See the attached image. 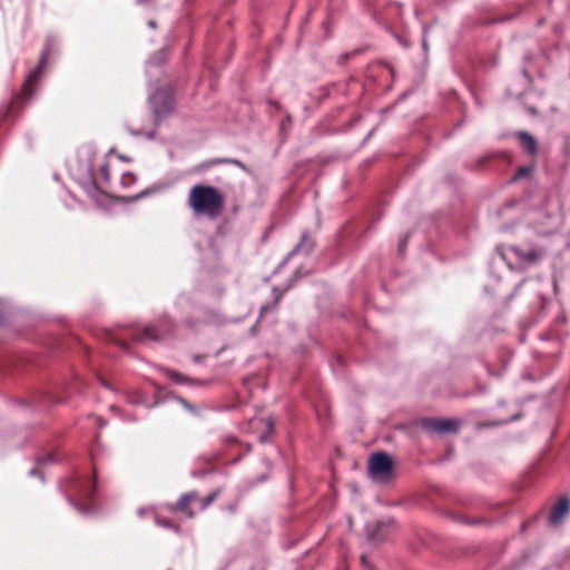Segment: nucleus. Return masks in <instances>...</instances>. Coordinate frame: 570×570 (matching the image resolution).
Returning <instances> with one entry per match:
<instances>
[{"mask_svg": "<svg viewBox=\"0 0 570 570\" xmlns=\"http://www.w3.org/2000/svg\"><path fill=\"white\" fill-rule=\"evenodd\" d=\"M175 325L169 318H163L157 324L135 330L131 336L137 342H158L171 336Z\"/></svg>", "mask_w": 570, "mask_h": 570, "instance_id": "4", "label": "nucleus"}, {"mask_svg": "<svg viewBox=\"0 0 570 570\" xmlns=\"http://www.w3.org/2000/svg\"><path fill=\"white\" fill-rule=\"evenodd\" d=\"M153 104L157 121H160L174 110V104L170 97H164L161 100H158V98L155 97Z\"/></svg>", "mask_w": 570, "mask_h": 570, "instance_id": "12", "label": "nucleus"}, {"mask_svg": "<svg viewBox=\"0 0 570 570\" xmlns=\"http://www.w3.org/2000/svg\"><path fill=\"white\" fill-rule=\"evenodd\" d=\"M367 470L374 481L386 482L393 473V461L386 453H373L368 459Z\"/></svg>", "mask_w": 570, "mask_h": 570, "instance_id": "5", "label": "nucleus"}, {"mask_svg": "<svg viewBox=\"0 0 570 570\" xmlns=\"http://www.w3.org/2000/svg\"><path fill=\"white\" fill-rule=\"evenodd\" d=\"M187 205L195 215L215 220L224 212L225 197L215 186L196 184L189 189Z\"/></svg>", "mask_w": 570, "mask_h": 570, "instance_id": "1", "label": "nucleus"}, {"mask_svg": "<svg viewBox=\"0 0 570 570\" xmlns=\"http://www.w3.org/2000/svg\"><path fill=\"white\" fill-rule=\"evenodd\" d=\"M99 381L105 387L109 389V384L102 377H99Z\"/></svg>", "mask_w": 570, "mask_h": 570, "instance_id": "28", "label": "nucleus"}, {"mask_svg": "<svg viewBox=\"0 0 570 570\" xmlns=\"http://www.w3.org/2000/svg\"><path fill=\"white\" fill-rule=\"evenodd\" d=\"M399 39L401 40V42H402L404 46H406V43H405V39H406V38L400 37Z\"/></svg>", "mask_w": 570, "mask_h": 570, "instance_id": "30", "label": "nucleus"}, {"mask_svg": "<svg viewBox=\"0 0 570 570\" xmlns=\"http://www.w3.org/2000/svg\"><path fill=\"white\" fill-rule=\"evenodd\" d=\"M407 243V236H404L399 244V250L402 253L406 246Z\"/></svg>", "mask_w": 570, "mask_h": 570, "instance_id": "24", "label": "nucleus"}, {"mask_svg": "<svg viewBox=\"0 0 570 570\" xmlns=\"http://www.w3.org/2000/svg\"><path fill=\"white\" fill-rule=\"evenodd\" d=\"M315 242L311 237L308 232H303L301 235L299 243L295 246V248L292 250V255L298 254V253H311V250L314 248Z\"/></svg>", "mask_w": 570, "mask_h": 570, "instance_id": "13", "label": "nucleus"}, {"mask_svg": "<svg viewBox=\"0 0 570 570\" xmlns=\"http://www.w3.org/2000/svg\"><path fill=\"white\" fill-rule=\"evenodd\" d=\"M224 441L228 444H233L237 441V439L234 435H228L224 439Z\"/></svg>", "mask_w": 570, "mask_h": 570, "instance_id": "25", "label": "nucleus"}, {"mask_svg": "<svg viewBox=\"0 0 570 570\" xmlns=\"http://www.w3.org/2000/svg\"><path fill=\"white\" fill-rule=\"evenodd\" d=\"M69 502L78 509L80 512H85L88 509L83 508L77 500H91L95 495V484L88 480L73 479L68 489Z\"/></svg>", "mask_w": 570, "mask_h": 570, "instance_id": "6", "label": "nucleus"}, {"mask_svg": "<svg viewBox=\"0 0 570 570\" xmlns=\"http://www.w3.org/2000/svg\"><path fill=\"white\" fill-rule=\"evenodd\" d=\"M197 500L198 494L196 491L184 493L175 504L170 505L169 510L171 512H181L188 519H193L195 517V512L191 510L190 505Z\"/></svg>", "mask_w": 570, "mask_h": 570, "instance_id": "8", "label": "nucleus"}, {"mask_svg": "<svg viewBox=\"0 0 570 570\" xmlns=\"http://www.w3.org/2000/svg\"><path fill=\"white\" fill-rule=\"evenodd\" d=\"M48 56V50H45L41 53L38 65L29 72L27 79L24 80L21 88V92L18 96H16L11 101V105L9 107L10 111H14L20 105L32 98L36 88L41 79V75L46 67Z\"/></svg>", "mask_w": 570, "mask_h": 570, "instance_id": "3", "label": "nucleus"}, {"mask_svg": "<svg viewBox=\"0 0 570 570\" xmlns=\"http://www.w3.org/2000/svg\"><path fill=\"white\" fill-rule=\"evenodd\" d=\"M100 174H101L105 183H109V180H110V170H109V166L107 164L101 165Z\"/></svg>", "mask_w": 570, "mask_h": 570, "instance_id": "20", "label": "nucleus"}, {"mask_svg": "<svg viewBox=\"0 0 570 570\" xmlns=\"http://www.w3.org/2000/svg\"><path fill=\"white\" fill-rule=\"evenodd\" d=\"M392 527L393 522L379 521L373 528L371 525L367 527V537L371 541H384Z\"/></svg>", "mask_w": 570, "mask_h": 570, "instance_id": "11", "label": "nucleus"}, {"mask_svg": "<svg viewBox=\"0 0 570 570\" xmlns=\"http://www.w3.org/2000/svg\"><path fill=\"white\" fill-rule=\"evenodd\" d=\"M218 164H233V165H236L240 168H245V165L238 160V159H233V158H224V159H219L217 160Z\"/></svg>", "mask_w": 570, "mask_h": 570, "instance_id": "19", "label": "nucleus"}, {"mask_svg": "<svg viewBox=\"0 0 570 570\" xmlns=\"http://www.w3.org/2000/svg\"><path fill=\"white\" fill-rule=\"evenodd\" d=\"M461 425L459 419L428 417L421 421L422 429L430 434H455Z\"/></svg>", "mask_w": 570, "mask_h": 570, "instance_id": "7", "label": "nucleus"}, {"mask_svg": "<svg viewBox=\"0 0 570 570\" xmlns=\"http://www.w3.org/2000/svg\"><path fill=\"white\" fill-rule=\"evenodd\" d=\"M360 51H353V52H350V53H345V55H342L340 58H338V61L340 63H343L345 62L350 56H354L355 53H358Z\"/></svg>", "mask_w": 570, "mask_h": 570, "instance_id": "22", "label": "nucleus"}, {"mask_svg": "<svg viewBox=\"0 0 570 570\" xmlns=\"http://www.w3.org/2000/svg\"><path fill=\"white\" fill-rule=\"evenodd\" d=\"M136 180H137V177L135 174L124 173L121 176V179H120V185L124 188H129L130 186H132L136 183Z\"/></svg>", "mask_w": 570, "mask_h": 570, "instance_id": "16", "label": "nucleus"}, {"mask_svg": "<svg viewBox=\"0 0 570 570\" xmlns=\"http://www.w3.org/2000/svg\"><path fill=\"white\" fill-rule=\"evenodd\" d=\"M136 3L146 7H151L155 4L154 0H136Z\"/></svg>", "mask_w": 570, "mask_h": 570, "instance_id": "21", "label": "nucleus"}, {"mask_svg": "<svg viewBox=\"0 0 570 570\" xmlns=\"http://www.w3.org/2000/svg\"><path fill=\"white\" fill-rule=\"evenodd\" d=\"M119 344H120L121 347H126V343L119 342Z\"/></svg>", "mask_w": 570, "mask_h": 570, "instance_id": "33", "label": "nucleus"}, {"mask_svg": "<svg viewBox=\"0 0 570 570\" xmlns=\"http://www.w3.org/2000/svg\"><path fill=\"white\" fill-rule=\"evenodd\" d=\"M497 250L509 269L518 273H523L538 265L547 255V249L539 245L529 248H523L520 245H501Z\"/></svg>", "mask_w": 570, "mask_h": 570, "instance_id": "2", "label": "nucleus"}, {"mask_svg": "<svg viewBox=\"0 0 570 570\" xmlns=\"http://www.w3.org/2000/svg\"><path fill=\"white\" fill-rule=\"evenodd\" d=\"M220 494V490H215L212 493H209L206 498L198 499L199 505L202 510L207 509Z\"/></svg>", "mask_w": 570, "mask_h": 570, "instance_id": "14", "label": "nucleus"}, {"mask_svg": "<svg viewBox=\"0 0 570 570\" xmlns=\"http://www.w3.org/2000/svg\"><path fill=\"white\" fill-rule=\"evenodd\" d=\"M266 429H267L266 433H264V434H262V435L259 436V441H261L262 443L267 442V441L271 439V435L273 434V431H274V422H273V420H272V419H267V420H266Z\"/></svg>", "mask_w": 570, "mask_h": 570, "instance_id": "18", "label": "nucleus"}, {"mask_svg": "<svg viewBox=\"0 0 570 570\" xmlns=\"http://www.w3.org/2000/svg\"><path fill=\"white\" fill-rule=\"evenodd\" d=\"M422 47H423L424 49H426V47H428L426 41H425V39H424V38H423V40H422Z\"/></svg>", "mask_w": 570, "mask_h": 570, "instance_id": "29", "label": "nucleus"}, {"mask_svg": "<svg viewBox=\"0 0 570 570\" xmlns=\"http://www.w3.org/2000/svg\"><path fill=\"white\" fill-rule=\"evenodd\" d=\"M570 512V501L568 498L562 497L559 499L557 504L552 508L550 515H549V523L552 527L559 525L563 519L569 514Z\"/></svg>", "mask_w": 570, "mask_h": 570, "instance_id": "10", "label": "nucleus"}, {"mask_svg": "<svg viewBox=\"0 0 570 570\" xmlns=\"http://www.w3.org/2000/svg\"><path fill=\"white\" fill-rule=\"evenodd\" d=\"M532 171V167L522 166L517 169L513 177L511 178L512 181H518L524 177H528Z\"/></svg>", "mask_w": 570, "mask_h": 570, "instance_id": "17", "label": "nucleus"}, {"mask_svg": "<svg viewBox=\"0 0 570 570\" xmlns=\"http://www.w3.org/2000/svg\"><path fill=\"white\" fill-rule=\"evenodd\" d=\"M156 523L158 525H160V527H164L166 529H170V530H173L175 532H179L180 531L179 524L174 523L173 521L164 519V518H160V517L156 518Z\"/></svg>", "mask_w": 570, "mask_h": 570, "instance_id": "15", "label": "nucleus"}, {"mask_svg": "<svg viewBox=\"0 0 570 570\" xmlns=\"http://www.w3.org/2000/svg\"><path fill=\"white\" fill-rule=\"evenodd\" d=\"M145 193H138L136 195H130V196H127L125 197L127 200L129 202H134V200H137L139 198H141L144 196Z\"/></svg>", "mask_w": 570, "mask_h": 570, "instance_id": "23", "label": "nucleus"}, {"mask_svg": "<svg viewBox=\"0 0 570 570\" xmlns=\"http://www.w3.org/2000/svg\"><path fill=\"white\" fill-rule=\"evenodd\" d=\"M148 26H149L151 29H154V30H155V29H156V27H157V23H156V21H155V20H149V21H148Z\"/></svg>", "mask_w": 570, "mask_h": 570, "instance_id": "26", "label": "nucleus"}, {"mask_svg": "<svg viewBox=\"0 0 570 570\" xmlns=\"http://www.w3.org/2000/svg\"><path fill=\"white\" fill-rule=\"evenodd\" d=\"M279 298H281V294L275 297V305L278 303Z\"/></svg>", "mask_w": 570, "mask_h": 570, "instance_id": "31", "label": "nucleus"}, {"mask_svg": "<svg viewBox=\"0 0 570 570\" xmlns=\"http://www.w3.org/2000/svg\"><path fill=\"white\" fill-rule=\"evenodd\" d=\"M203 358H204V356H203V355H194V356H193V360H194L196 363L200 362Z\"/></svg>", "mask_w": 570, "mask_h": 570, "instance_id": "27", "label": "nucleus"}, {"mask_svg": "<svg viewBox=\"0 0 570 570\" xmlns=\"http://www.w3.org/2000/svg\"><path fill=\"white\" fill-rule=\"evenodd\" d=\"M514 137L519 140V145L521 149L529 155L530 157L534 158L539 154V145L538 140L528 131L519 130L514 132Z\"/></svg>", "mask_w": 570, "mask_h": 570, "instance_id": "9", "label": "nucleus"}, {"mask_svg": "<svg viewBox=\"0 0 570 570\" xmlns=\"http://www.w3.org/2000/svg\"><path fill=\"white\" fill-rule=\"evenodd\" d=\"M487 159H479V165H482Z\"/></svg>", "mask_w": 570, "mask_h": 570, "instance_id": "32", "label": "nucleus"}]
</instances>
